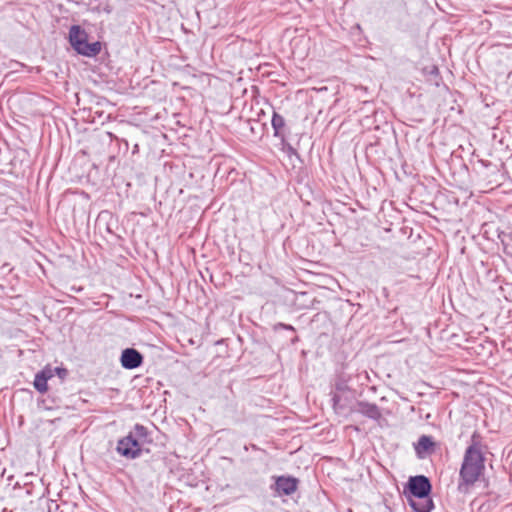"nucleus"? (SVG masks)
Returning <instances> with one entry per match:
<instances>
[{
	"label": "nucleus",
	"mask_w": 512,
	"mask_h": 512,
	"mask_svg": "<svg viewBox=\"0 0 512 512\" xmlns=\"http://www.w3.org/2000/svg\"><path fill=\"white\" fill-rule=\"evenodd\" d=\"M482 448V436L478 431H474L459 471L457 489L460 493H467L484 472L485 457Z\"/></svg>",
	"instance_id": "1"
},
{
	"label": "nucleus",
	"mask_w": 512,
	"mask_h": 512,
	"mask_svg": "<svg viewBox=\"0 0 512 512\" xmlns=\"http://www.w3.org/2000/svg\"><path fill=\"white\" fill-rule=\"evenodd\" d=\"M69 43L78 54L86 57H95L101 51V43L99 41L89 43L88 34L80 25L70 27Z\"/></svg>",
	"instance_id": "2"
},
{
	"label": "nucleus",
	"mask_w": 512,
	"mask_h": 512,
	"mask_svg": "<svg viewBox=\"0 0 512 512\" xmlns=\"http://www.w3.org/2000/svg\"><path fill=\"white\" fill-rule=\"evenodd\" d=\"M431 492L432 484L425 475L410 476L403 489L406 498H427Z\"/></svg>",
	"instance_id": "3"
},
{
	"label": "nucleus",
	"mask_w": 512,
	"mask_h": 512,
	"mask_svg": "<svg viewBox=\"0 0 512 512\" xmlns=\"http://www.w3.org/2000/svg\"><path fill=\"white\" fill-rule=\"evenodd\" d=\"M274 483L270 486L276 496H291L299 486V479L291 475L273 476Z\"/></svg>",
	"instance_id": "4"
},
{
	"label": "nucleus",
	"mask_w": 512,
	"mask_h": 512,
	"mask_svg": "<svg viewBox=\"0 0 512 512\" xmlns=\"http://www.w3.org/2000/svg\"><path fill=\"white\" fill-rule=\"evenodd\" d=\"M116 450L127 459H136L142 454V446L129 434L118 440Z\"/></svg>",
	"instance_id": "5"
},
{
	"label": "nucleus",
	"mask_w": 512,
	"mask_h": 512,
	"mask_svg": "<svg viewBox=\"0 0 512 512\" xmlns=\"http://www.w3.org/2000/svg\"><path fill=\"white\" fill-rule=\"evenodd\" d=\"M143 355L135 348H126L120 356V363L124 369L133 370L143 364Z\"/></svg>",
	"instance_id": "6"
},
{
	"label": "nucleus",
	"mask_w": 512,
	"mask_h": 512,
	"mask_svg": "<svg viewBox=\"0 0 512 512\" xmlns=\"http://www.w3.org/2000/svg\"><path fill=\"white\" fill-rule=\"evenodd\" d=\"M352 411L375 421H378L382 417L381 409L378 405L363 400L357 401Z\"/></svg>",
	"instance_id": "7"
},
{
	"label": "nucleus",
	"mask_w": 512,
	"mask_h": 512,
	"mask_svg": "<svg viewBox=\"0 0 512 512\" xmlns=\"http://www.w3.org/2000/svg\"><path fill=\"white\" fill-rule=\"evenodd\" d=\"M271 125L274 131V137L278 138L279 140H283L284 138L287 137V134L289 133V128L286 125V120L282 115H280L276 111H273Z\"/></svg>",
	"instance_id": "8"
},
{
	"label": "nucleus",
	"mask_w": 512,
	"mask_h": 512,
	"mask_svg": "<svg viewBox=\"0 0 512 512\" xmlns=\"http://www.w3.org/2000/svg\"><path fill=\"white\" fill-rule=\"evenodd\" d=\"M53 377V370L51 367L46 366L41 371H39L34 378V388L40 392L45 393L48 390L47 382L49 379Z\"/></svg>",
	"instance_id": "9"
},
{
	"label": "nucleus",
	"mask_w": 512,
	"mask_h": 512,
	"mask_svg": "<svg viewBox=\"0 0 512 512\" xmlns=\"http://www.w3.org/2000/svg\"><path fill=\"white\" fill-rule=\"evenodd\" d=\"M414 512H431L434 509V502L431 496L427 498H406Z\"/></svg>",
	"instance_id": "10"
},
{
	"label": "nucleus",
	"mask_w": 512,
	"mask_h": 512,
	"mask_svg": "<svg viewBox=\"0 0 512 512\" xmlns=\"http://www.w3.org/2000/svg\"><path fill=\"white\" fill-rule=\"evenodd\" d=\"M435 443L431 436L422 435L419 437L417 444H415V452L419 458H423L425 453L433 451Z\"/></svg>",
	"instance_id": "11"
},
{
	"label": "nucleus",
	"mask_w": 512,
	"mask_h": 512,
	"mask_svg": "<svg viewBox=\"0 0 512 512\" xmlns=\"http://www.w3.org/2000/svg\"><path fill=\"white\" fill-rule=\"evenodd\" d=\"M129 435H132L141 446L151 442L148 429L142 424H135L133 430L129 432Z\"/></svg>",
	"instance_id": "12"
},
{
	"label": "nucleus",
	"mask_w": 512,
	"mask_h": 512,
	"mask_svg": "<svg viewBox=\"0 0 512 512\" xmlns=\"http://www.w3.org/2000/svg\"><path fill=\"white\" fill-rule=\"evenodd\" d=\"M86 4L89 10L93 12H105L107 14H110L112 12V7L107 1L104 2L102 0H88Z\"/></svg>",
	"instance_id": "13"
},
{
	"label": "nucleus",
	"mask_w": 512,
	"mask_h": 512,
	"mask_svg": "<svg viewBox=\"0 0 512 512\" xmlns=\"http://www.w3.org/2000/svg\"><path fill=\"white\" fill-rule=\"evenodd\" d=\"M281 142V145H282V151L285 152L287 154V156L289 158H292L293 156H295L297 159L300 160V156L298 154V152L296 151V149L287 141V137L284 138L283 140H280Z\"/></svg>",
	"instance_id": "14"
},
{
	"label": "nucleus",
	"mask_w": 512,
	"mask_h": 512,
	"mask_svg": "<svg viewBox=\"0 0 512 512\" xmlns=\"http://www.w3.org/2000/svg\"><path fill=\"white\" fill-rule=\"evenodd\" d=\"M387 6L401 12H407V0H387Z\"/></svg>",
	"instance_id": "15"
},
{
	"label": "nucleus",
	"mask_w": 512,
	"mask_h": 512,
	"mask_svg": "<svg viewBox=\"0 0 512 512\" xmlns=\"http://www.w3.org/2000/svg\"><path fill=\"white\" fill-rule=\"evenodd\" d=\"M332 407L336 413H341L344 409V405L341 404V398L336 392L331 393Z\"/></svg>",
	"instance_id": "16"
},
{
	"label": "nucleus",
	"mask_w": 512,
	"mask_h": 512,
	"mask_svg": "<svg viewBox=\"0 0 512 512\" xmlns=\"http://www.w3.org/2000/svg\"><path fill=\"white\" fill-rule=\"evenodd\" d=\"M502 243L504 246V252L506 255L512 257V236L507 235L502 239Z\"/></svg>",
	"instance_id": "17"
},
{
	"label": "nucleus",
	"mask_w": 512,
	"mask_h": 512,
	"mask_svg": "<svg viewBox=\"0 0 512 512\" xmlns=\"http://www.w3.org/2000/svg\"><path fill=\"white\" fill-rule=\"evenodd\" d=\"M335 390L338 392H344V391L348 390V385H347L346 381H344V380L336 381Z\"/></svg>",
	"instance_id": "18"
},
{
	"label": "nucleus",
	"mask_w": 512,
	"mask_h": 512,
	"mask_svg": "<svg viewBox=\"0 0 512 512\" xmlns=\"http://www.w3.org/2000/svg\"><path fill=\"white\" fill-rule=\"evenodd\" d=\"M52 370H53V375L56 373L62 379H64L68 374V371L65 368L56 367Z\"/></svg>",
	"instance_id": "19"
},
{
	"label": "nucleus",
	"mask_w": 512,
	"mask_h": 512,
	"mask_svg": "<svg viewBox=\"0 0 512 512\" xmlns=\"http://www.w3.org/2000/svg\"><path fill=\"white\" fill-rule=\"evenodd\" d=\"M279 328H283V329H286V330H290V331H293L295 332V328L292 326V325H289V324H284V323H277L275 326H274V329L277 330Z\"/></svg>",
	"instance_id": "20"
},
{
	"label": "nucleus",
	"mask_w": 512,
	"mask_h": 512,
	"mask_svg": "<svg viewBox=\"0 0 512 512\" xmlns=\"http://www.w3.org/2000/svg\"><path fill=\"white\" fill-rule=\"evenodd\" d=\"M55 507V509L58 508V504L55 501H51L48 505V511L52 512V509Z\"/></svg>",
	"instance_id": "21"
},
{
	"label": "nucleus",
	"mask_w": 512,
	"mask_h": 512,
	"mask_svg": "<svg viewBox=\"0 0 512 512\" xmlns=\"http://www.w3.org/2000/svg\"><path fill=\"white\" fill-rule=\"evenodd\" d=\"M313 302H315V299L312 300V304L311 305H304L302 306V308H310L313 306Z\"/></svg>",
	"instance_id": "22"
},
{
	"label": "nucleus",
	"mask_w": 512,
	"mask_h": 512,
	"mask_svg": "<svg viewBox=\"0 0 512 512\" xmlns=\"http://www.w3.org/2000/svg\"><path fill=\"white\" fill-rule=\"evenodd\" d=\"M137 149H138V145L136 144V145L134 146L133 153H135V152L137 151Z\"/></svg>",
	"instance_id": "23"
}]
</instances>
